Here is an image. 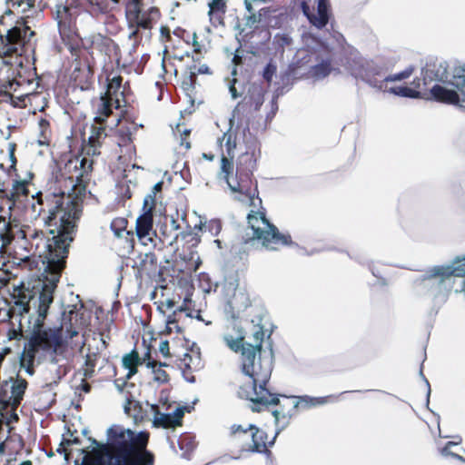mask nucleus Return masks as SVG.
Wrapping results in <instances>:
<instances>
[{
	"mask_svg": "<svg viewBox=\"0 0 465 465\" xmlns=\"http://www.w3.org/2000/svg\"><path fill=\"white\" fill-rule=\"evenodd\" d=\"M233 329L236 330V336L225 334L223 340L232 351L241 352L242 371L250 380L240 387L239 396L250 401L252 411L256 412L278 405V395L266 387L272 371L273 353L272 349H262L265 335L263 326L260 322L252 326L254 344L243 341L244 332L240 327L235 325Z\"/></svg>",
	"mask_w": 465,
	"mask_h": 465,
	"instance_id": "obj_1",
	"label": "nucleus"
},
{
	"mask_svg": "<svg viewBox=\"0 0 465 465\" xmlns=\"http://www.w3.org/2000/svg\"><path fill=\"white\" fill-rule=\"evenodd\" d=\"M30 217L37 219L44 214V223L49 228L51 237L41 238L45 248V255H49L52 262L59 263L66 258L68 248L73 241L76 220L82 213V202L76 196L41 192L31 195Z\"/></svg>",
	"mask_w": 465,
	"mask_h": 465,
	"instance_id": "obj_2",
	"label": "nucleus"
},
{
	"mask_svg": "<svg viewBox=\"0 0 465 465\" xmlns=\"http://www.w3.org/2000/svg\"><path fill=\"white\" fill-rule=\"evenodd\" d=\"M148 439L147 432L112 425L106 430V442L90 438V450H79L83 458L74 465H153V457L146 450Z\"/></svg>",
	"mask_w": 465,
	"mask_h": 465,
	"instance_id": "obj_3",
	"label": "nucleus"
},
{
	"mask_svg": "<svg viewBox=\"0 0 465 465\" xmlns=\"http://www.w3.org/2000/svg\"><path fill=\"white\" fill-rule=\"evenodd\" d=\"M43 264L45 265L44 281L37 280L27 284L22 282L14 287L15 306L12 310L21 316L28 313L30 319L35 316L45 319L47 315L53 302V292L65 265V258H62L59 263H55L52 262L49 255H44Z\"/></svg>",
	"mask_w": 465,
	"mask_h": 465,
	"instance_id": "obj_4",
	"label": "nucleus"
},
{
	"mask_svg": "<svg viewBox=\"0 0 465 465\" xmlns=\"http://www.w3.org/2000/svg\"><path fill=\"white\" fill-rule=\"evenodd\" d=\"M425 80L447 82L455 90H450L440 84H435L430 89V94L434 100L450 104H459L465 108V63L455 65L451 76L448 79V64L440 62L438 65L433 64L431 68L425 71Z\"/></svg>",
	"mask_w": 465,
	"mask_h": 465,
	"instance_id": "obj_5",
	"label": "nucleus"
},
{
	"mask_svg": "<svg viewBox=\"0 0 465 465\" xmlns=\"http://www.w3.org/2000/svg\"><path fill=\"white\" fill-rule=\"evenodd\" d=\"M45 322H36L33 333L29 339L26 353H23L20 365L29 375L34 374L33 362L39 351H56L63 340V331L65 329V338L72 339L78 334V331L73 327L72 322L68 325L60 328H46Z\"/></svg>",
	"mask_w": 465,
	"mask_h": 465,
	"instance_id": "obj_6",
	"label": "nucleus"
},
{
	"mask_svg": "<svg viewBox=\"0 0 465 465\" xmlns=\"http://www.w3.org/2000/svg\"><path fill=\"white\" fill-rule=\"evenodd\" d=\"M249 228L252 232V240H257L267 248L271 244L291 245L292 243L290 234H283L277 227L271 223L264 212L251 211L247 215Z\"/></svg>",
	"mask_w": 465,
	"mask_h": 465,
	"instance_id": "obj_7",
	"label": "nucleus"
},
{
	"mask_svg": "<svg viewBox=\"0 0 465 465\" xmlns=\"http://www.w3.org/2000/svg\"><path fill=\"white\" fill-rule=\"evenodd\" d=\"M160 16L159 10L154 6L146 7L144 1L132 0L126 8V18L129 25V38L136 36L138 28L150 29L152 23Z\"/></svg>",
	"mask_w": 465,
	"mask_h": 465,
	"instance_id": "obj_8",
	"label": "nucleus"
},
{
	"mask_svg": "<svg viewBox=\"0 0 465 465\" xmlns=\"http://www.w3.org/2000/svg\"><path fill=\"white\" fill-rule=\"evenodd\" d=\"M232 170V158L223 155L221 158V173L223 174V179L225 180L231 193L235 194L234 199L239 202L248 203L250 206L254 208L260 207L262 205V199L258 196L254 197V192L252 193L250 191L246 184V181L242 177L240 179L237 177H230Z\"/></svg>",
	"mask_w": 465,
	"mask_h": 465,
	"instance_id": "obj_9",
	"label": "nucleus"
},
{
	"mask_svg": "<svg viewBox=\"0 0 465 465\" xmlns=\"http://www.w3.org/2000/svg\"><path fill=\"white\" fill-rule=\"evenodd\" d=\"M351 74L355 78H360L371 87L381 90L383 86L384 71L382 66L375 64L373 61L358 57L349 64Z\"/></svg>",
	"mask_w": 465,
	"mask_h": 465,
	"instance_id": "obj_10",
	"label": "nucleus"
},
{
	"mask_svg": "<svg viewBox=\"0 0 465 465\" xmlns=\"http://www.w3.org/2000/svg\"><path fill=\"white\" fill-rule=\"evenodd\" d=\"M272 413L274 417V421L277 428L275 436L272 441H267V434L262 430L258 429L252 424L248 426V430L251 432L252 440V445L250 448L251 451L260 453L266 451L267 445H272L275 437L288 425L291 417L290 415L286 414L283 411L281 410H274L272 411Z\"/></svg>",
	"mask_w": 465,
	"mask_h": 465,
	"instance_id": "obj_11",
	"label": "nucleus"
},
{
	"mask_svg": "<svg viewBox=\"0 0 465 465\" xmlns=\"http://www.w3.org/2000/svg\"><path fill=\"white\" fill-rule=\"evenodd\" d=\"M26 28L13 27L0 35V56L3 58L17 54L25 44Z\"/></svg>",
	"mask_w": 465,
	"mask_h": 465,
	"instance_id": "obj_12",
	"label": "nucleus"
},
{
	"mask_svg": "<svg viewBox=\"0 0 465 465\" xmlns=\"http://www.w3.org/2000/svg\"><path fill=\"white\" fill-rule=\"evenodd\" d=\"M135 233L139 242L146 246L148 244L155 245V232L153 229L152 208H147L138 216L135 223Z\"/></svg>",
	"mask_w": 465,
	"mask_h": 465,
	"instance_id": "obj_13",
	"label": "nucleus"
},
{
	"mask_svg": "<svg viewBox=\"0 0 465 465\" xmlns=\"http://www.w3.org/2000/svg\"><path fill=\"white\" fill-rule=\"evenodd\" d=\"M68 372L67 361L64 358H52L43 371V381L45 387L56 385Z\"/></svg>",
	"mask_w": 465,
	"mask_h": 465,
	"instance_id": "obj_14",
	"label": "nucleus"
},
{
	"mask_svg": "<svg viewBox=\"0 0 465 465\" xmlns=\"http://www.w3.org/2000/svg\"><path fill=\"white\" fill-rule=\"evenodd\" d=\"M310 2L311 0H302V12L312 25L318 29H322L328 24L329 21V0H314V3L317 4L316 14L311 13Z\"/></svg>",
	"mask_w": 465,
	"mask_h": 465,
	"instance_id": "obj_15",
	"label": "nucleus"
},
{
	"mask_svg": "<svg viewBox=\"0 0 465 465\" xmlns=\"http://www.w3.org/2000/svg\"><path fill=\"white\" fill-rule=\"evenodd\" d=\"M152 409L155 411L153 424L157 428H175L182 424V418L186 411L185 407H177L172 413H162L158 411L156 405H153Z\"/></svg>",
	"mask_w": 465,
	"mask_h": 465,
	"instance_id": "obj_16",
	"label": "nucleus"
},
{
	"mask_svg": "<svg viewBox=\"0 0 465 465\" xmlns=\"http://www.w3.org/2000/svg\"><path fill=\"white\" fill-rule=\"evenodd\" d=\"M26 388L27 381L17 376L11 385V396L7 400L0 397V401L5 406H11L13 410H15L21 403Z\"/></svg>",
	"mask_w": 465,
	"mask_h": 465,
	"instance_id": "obj_17",
	"label": "nucleus"
},
{
	"mask_svg": "<svg viewBox=\"0 0 465 465\" xmlns=\"http://www.w3.org/2000/svg\"><path fill=\"white\" fill-rule=\"evenodd\" d=\"M33 175L32 173H29L28 179H20V180H15L12 184V189L9 192L8 194V210H12L15 208V204L22 201V198L28 197L29 190H28V184L29 181L32 179Z\"/></svg>",
	"mask_w": 465,
	"mask_h": 465,
	"instance_id": "obj_18",
	"label": "nucleus"
},
{
	"mask_svg": "<svg viewBox=\"0 0 465 465\" xmlns=\"http://www.w3.org/2000/svg\"><path fill=\"white\" fill-rule=\"evenodd\" d=\"M296 401L293 404V408L302 407V408H311L319 405H324L330 402L332 400H335V397L332 395L325 396V397H311V396H299L294 397Z\"/></svg>",
	"mask_w": 465,
	"mask_h": 465,
	"instance_id": "obj_19",
	"label": "nucleus"
},
{
	"mask_svg": "<svg viewBox=\"0 0 465 465\" xmlns=\"http://www.w3.org/2000/svg\"><path fill=\"white\" fill-rule=\"evenodd\" d=\"M91 46L100 53L109 54L114 45V41L102 34H94L89 37Z\"/></svg>",
	"mask_w": 465,
	"mask_h": 465,
	"instance_id": "obj_20",
	"label": "nucleus"
},
{
	"mask_svg": "<svg viewBox=\"0 0 465 465\" xmlns=\"http://www.w3.org/2000/svg\"><path fill=\"white\" fill-rule=\"evenodd\" d=\"M87 318L90 319L91 316L85 315L84 305L79 302L77 304L68 305L67 309L62 312L61 320H86Z\"/></svg>",
	"mask_w": 465,
	"mask_h": 465,
	"instance_id": "obj_21",
	"label": "nucleus"
},
{
	"mask_svg": "<svg viewBox=\"0 0 465 465\" xmlns=\"http://www.w3.org/2000/svg\"><path fill=\"white\" fill-rule=\"evenodd\" d=\"M332 71L331 60H322L321 63L311 67V76L315 80H322L327 77Z\"/></svg>",
	"mask_w": 465,
	"mask_h": 465,
	"instance_id": "obj_22",
	"label": "nucleus"
},
{
	"mask_svg": "<svg viewBox=\"0 0 465 465\" xmlns=\"http://www.w3.org/2000/svg\"><path fill=\"white\" fill-rule=\"evenodd\" d=\"M92 12L107 14L117 6V0H90Z\"/></svg>",
	"mask_w": 465,
	"mask_h": 465,
	"instance_id": "obj_23",
	"label": "nucleus"
},
{
	"mask_svg": "<svg viewBox=\"0 0 465 465\" xmlns=\"http://www.w3.org/2000/svg\"><path fill=\"white\" fill-rule=\"evenodd\" d=\"M223 141L225 142V148L227 155L231 158H233L234 156V150L236 148V136L234 134L232 133V125L229 127V129L223 133L221 139L218 140V142L221 143Z\"/></svg>",
	"mask_w": 465,
	"mask_h": 465,
	"instance_id": "obj_24",
	"label": "nucleus"
},
{
	"mask_svg": "<svg viewBox=\"0 0 465 465\" xmlns=\"http://www.w3.org/2000/svg\"><path fill=\"white\" fill-rule=\"evenodd\" d=\"M15 238L14 225L11 222H5L0 225V239L2 241V246H6L11 243Z\"/></svg>",
	"mask_w": 465,
	"mask_h": 465,
	"instance_id": "obj_25",
	"label": "nucleus"
},
{
	"mask_svg": "<svg viewBox=\"0 0 465 465\" xmlns=\"http://www.w3.org/2000/svg\"><path fill=\"white\" fill-rule=\"evenodd\" d=\"M181 369H187L191 371H196L201 368L200 355H190L185 353L183 358L181 360Z\"/></svg>",
	"mask_w": 465,
	"mask_h": 465,
	"instance_id": "obj_26",
	"label": "nucleus"
},
{
	"mask_svg": "<svg viewBox=\"0 0 465 465\" xmlns=\"http://www.w3.org/2000/svg\"><path fill=\"white\" fill-rule=\"evenodd\" d=\"M146 365L148 368H151L153 370V380L159 383H164L168 381L167 373L165 372V371L162 369L163 366H166L165 363H160L158 366L156 361H149Z\"/></svg>",
	"mask_w": 465,
	"mask_h": 465,
	"instance_id": "obj_27",
	"label": "nucleus"
},
{
	"mask_svg": "<svg viewBox=\"0 0 465 465\" xmlns=\"http://www.w3.org/2000/svg\"><path fill=\"white\" fill-rule=\"evenodd\" d=\"M209 12L208 15L210 16V20L217 19L219 23H221L222 16H216V13H225V1L224 0H212L209 4Z\"/></svg>",
	"mask_w": 465,
	"mask_h": 465,
	"instance_id": "obj_28",
	"label": "nucleus"
},
{
	"mask_svg": "<svg viewBox=\"0 0 465 465\" xmlns=\"http://www.w3.org/2000/svg\"><path fill=\"white\" fill-rule=\"evenodd\" d=\"M139 363V356L135 351L123 357L124 366L129 370L128 378L136 372V365Z\"/></svg>",
	"mask_w": 465,
	"mask_h": 465,
	"instance_id": "obj_29",
	"label": "nucleus"
},
{
	"mask_svg": "<svg viewBox=\"0 0 465 465\" xmlns=\"http://www.w3.org/2000/svg\"><path fill=\"white\" fill-rule=\"evenodd\" d=\"M196 66L193 65L190 67V75L187 76L183 82H182V88L186 92V94L189 97V101L192 105H193L194 100L192 98L190 92H192L194 88V82H195V76H196Z\"/></svg>",
	"mask_w": 465,
	"mask_h": 465,
	"instance_id": "obj_30",
	"label": "nucleus"
},
{
	"mask_svg": "<svg viewBox=\"0 0 465 465\" xmlns=\"http://www.w3.org/2000/svg\"><path fill=\"white\" fill-rule=\"evenodd\" d=\"M292 43V38L289 34L286 33H278L273 36L272 45L276 48L277 51L284 52L285 46L291 45Z\"/></svg>",
	"mask_w": 465,
	"mask_h": 465,
	"instance_id": "obj_31",
	"label": "nucleus"
},
{
	"mask_svg": "<svg viewBox=\"0 0 465 465\" xmlns=\"http://www.w3.org/2000/svg\"><path fill=\"white\" fill-rule=\"evenodd\" d=\"M112 113L111 104L102 99L100 106L98 108V114L94 116V121L101 124L103 123L106 117Z\"/></svg>",
	"mask_w": 465,
	"mask_h": 465,
	"instance_id": "obj_32",
	"label": "nucleus"
},
{
	"mask_svg": "<svg viewBox=\"0 0 465 465\" xmlns=\"http://www.w3.org/2000/svg\"><path fill=\"white\" fill-rule=\"evenodd\" d=\"M389 92L391 94H393L395 95L401 96V97H410V98H415L418 96L419 93L412 88H410L408 86H395L390 88Z\"/></svg>",
	"mask_w": 465,
	"mask_h": 465,
	"instance_id": "obj_33",
	"label": "nucleus"
},
{
	"mask_svg": "<svg viewBox=\"0 0 465 465\" xmlns=\"http://www.w3.org/2000/svg\"><path fill=\"white\" fill-rule=\"evenodd\" d=\"M125 220L116 219L111 223L110 228L117 238H122L125 232Z\"/></svg>",
	"mask_w": 465,
	"mask_h": 465,
	"instance_id": "obj_34",
	"label": "nucleus"
},
{
	"mask_svg": "<svg viewBox=\"0 0 465 465\" xmlns=\"http://www.w3.org/2000/svg\"><path fill=\"white\" fill-rule=\"evenodd\" d=\"M37 0H9L13 7L20 8L23 13L29 11L35 7Z\"/></svg>",
	"mask_w": 465,
	"mask_h": 465,
	"instance_id": "obj_35",
	"label": "nucleus"
},
{
	"mask_svg": "<svg viewBox=\"0 0 465 465\" xmlns=\"http://www.w3.org/2000/svg\"><path fill=\"white\" fill-rule=\"evenodd\" d=\"M228 288H229L230 290H232L233 292H235V291H236V288H235V286H234V284H233L232 282H230V283L228 284ZM238 299L247 300V298L245 297V295H244L243 293H242V292H239V293L234 292V293H233L232 298V299H229V300L227 301V304H228V306H229L231 309H232V310H240V307H239V306H238V304H237V300H238Z\"/></svg>",
	"mask_w": 465,
	"mask_h": 465,
	"instance_id": "obj_36",
	"label": "nucleus"
},
{
	"mask_svg": "<svg viewBox=\"0 0 465 465\" xmlns=\"http://www.w3.org/2000/svg\"><path fill=\"white\" fill-rule=\"evenodd\" d=\"M412 71H413V69L411 67L406 68L402 72H400V73H397L394 74H390L386 77H383V81H385V82L401 81L403 79L408 78L411 74Z\"/></svg>",
	"mask_w": 465,
	"mask_h": 465,
	"instance_id": "obj_37",
	"label": "nucleus"
},
{
	"mask_svg": "<svg viewBox=\"0 0 465 465\" xmlns=\"http://www.w3.org/2000/svg\"><path fill=\"white\" fill-rule=\"evenodd\" d=\"M277 71L276 64L271 60L262 71V77L267 83H271L272 81L273 75H275Z\"/></svg>",
	"mask_w": 465,
	"mask_h": 465,
	"instance_id": "obj_38",
	"label": "nucleus"
},
{
	"mask_svg": "<svg viewBox=\"0 0 465 465\" xmlns=\"http://www.w3.org/2000/svg\"><path fill=\"white\" fill-rule=\"evenodd\" d=\"M191 301H188V300H184V307L183 306H181L179 309H178V312H184V317H189V318H194L195 320H198V321H201V320H203L200 314V311H197L195 312V314H193V312L191 311L189 305L191 304Z\"/></svg>",
	"mask_w": 465,
	"mask_h": 465,
	"instance_id": "obj_39",
	"label": "nucleus"
},
{
	"mask_svg": "<svg viewBox=\"0 0 465 465\" xmlns=\"http://www.w3.org/2000/svg\"><path fill=\"white\" fill-rule=\"evenodd\" d=\"M100 146H101V143H98L95 141L94 143H90L88 140L87 143L84 145L83 151L84 152V153L86 155L97 156L100 154V151H99Z\"/></svg>",
	"mask_w": 465,
	"mask_h": 465,
	"instance_id": "obj_40",
	"label": "nucleus"
},
{
	"mask_svg": "<svg viewBox=\"0 0 465 465\" xmlns=\"http://www.w3.org/2000/svg\"><path fill=\"white\" fill-rule=\"evenodd\" d=\"M23 329L21 322H18V326L15 327L14 324L7 331V337L9 341L21 340L23 338Z\"/></svg>",
	"mask_w": 465,
	"mask_h": 465,
	"instance_id": "obj_41",
	"label": "nucleus"
},
{
	"mask_svg": "<svg viewBox=\"0 0 465 465\" xmlns=\"http://www.w3.org/2000/svg\"><path fill=\"white\" fill-rule=\"evenodd\" d=\"M261 14H248L244 18V28H254L261 22Z\"/></svg>",
	"mask_w": 465,
	"mask_h": 465,
	"instance_id": "obj_42",
	"label": "nucleus"
},
{
	"mask_svg": "<svg viewBox=\"0 0 465 465\" xmlns=\"http://www.w3.org/2000/svg\"><path fill=\"white\" fill-rule=\"evenodd\" d=\"M104 134V126H96L92 125L91 127V134L88 137L90 143L98 142L101 143L102 135Z\"/></svg>",
	"mask_w": 465,
	"mask_h": 465,
	"instance_id": "obj_43",
	"label": "nucleus"
},
{
	"mask_svg": "<svg viewBox=\"0 0 465 465\" xmlns=\"http://www.w3.org/2000/svg\"><path fill=\"white\" fill-rule=\"evenodd\" d=\"M123 78L120 75L114 76L112 79L109 80V83L107 84V89L110 94H116L121 87Z\"/></svg>",
	"mask_w": 465,
	"mask_h": 465,
	"instance_id": "obj_44",
	"label": "nucleus"
},
{
	"mask_svg": "<svg viewBox=\"0 0 465 465\" xmlns=\"http://www.w3.org/2000/svg\"><path fill=\"white\" fill-rule=\"evenodd\" d=\"M93 160H89L85 157H84L80 162V169H81V176H84V174H87L89 172L93 169Z\"/></svg>",
	"mask_w": 465,
	"mask_h": 465,
	"instance_id": "obj_45",
	"label": "nucleus"
},
{
	"mask_svg": "<svg viewBox=\"0 0 465 465\" xmlns=\"http://www.w3.org/2000/svg\"><path fill=\"white\" fill-rule=\"evenodd\" d=\"M154 204H155V196H153V194H151V193H148L144 199H143V212L147 209V208H152V211L153 210L154 208Z\"/></svg>",
	"mask_w": 465,
	"mask_h": 465,
	"instance_id": "obj_46",
	"label": "nucleus"
},
{
	"mask_svg": "<svg viewBox=\"0 0 465 465\" xmlns=\"http://www.w3.org/2000/svg\"><path fill=\"white\" fill-rule=\"evenodd\" d=\"M19 232L21 233L22 235V238H27V237H31V238H34V239H37L40 235L42 236L43 235V232H36V231H31V230H28V231H22L20 230Z\"/></svg>",
	"mask_w": 465,
	"mask_h": 465,
	"instance_id": "obj_47",
	"label": "nucleus"
},
{
	"mask_svg": "<svg viewBox=\"0 0 465 465\" xmlns=\"http://www.w3.org/2000/svg\"><path fill=\"white\" fill-rule=\"evenodd\" d=\"M236 82H237V79H236V78H233V79L231 81L230 84H229V92H230L231 96H232V99H236V98H238V97H240V96H241V94H239V93L237 92V89H236V87H235V84H236Z\"/></svg>",
	"mask_w": 465,
	"mask_h": 465,
	"instance_id": "obj_48",
	"label": "nucleus"
},
{
	"mask_svg": "<svg viewBox=\"0 0 465 465\" xmlns=\"http://www.w3.org/2000/svg\"><path fill=\"white\" fill-rule=\"evenodd\" d=\"M231 433L232 434H236L238 432H241L242 434H247V432L249 431L248 428H243L242 425H236V424H233L231 426Z\"/></svg>",
	"mask_w": 465,
	"mask_h": 465,
	"instance_id": "obj_49",
	"label": "nucleus"
},
{
	"mask_svg": "<svg viewBox=\"0 0 465 465\" xmlns=\"http://www.w3.org/2000/svg\"><path fill=\"white\" fill-rule=\"evenodd\" d=\"M177 322H174V321L165 322V329L163 331H162V333L169 334L172 331L173 328L179 330Z\"/></svg>",
	"mask_w": 465,
	"mask_h": 465,
	"instance_id": "obj_50",
	"label": "nucleus"
},
{
	"mask_svg": "<svg viewBox=\"0 0 465 465\" xmlns=\"http://www.w3.org/2000/svg\"><path fill=\"white\" fill-rule=\"evenodd\" d=\"M183 370V378L190 383L195 382V377L192 374L193 371H189L187 369H182Z\"/></svg>",
	"mask_w": 465,
	"mask_h": 465,
	"instance_id": "obj_51",
	"label": "nucleus"
},
{
	"mask_svg": "<svg viewBox=\"0 0 465 465\" xmlns=\"http://www.w3.org/2000/svg\"><path fill=\"white\" fill-rule=\"evenodd\" d=\"M159 351L163 356H168L169 354V342L168 341H163L160 343Z\"/></svg>",
	"mask_w": 465,
	"mask_h": 465,
	"instance_id": "obj_52",
	"label": "nucleus"
},
{
	"mask_svg": "<svg viewBox=\"0 0 465 465\" xmlns=\"http://www.w3.org/2000/svg\"><path fill=\"white\" fill-rule=\"evenodd\" d=\"M196 74H211V70L209 68V66L205 64H201L197 70L195 71Z\"/></svg>",
	"mask_w": 465,
	"mask_h": 465,
	"instance_id": "obj_53",
	"label": "nucleus"
},
{
	"mask_svg": "<svg viewBox=\"0 0 465 465\" xmlns=\"http://www.w3.org/2000/svg\"><path fill=\"white\" fill-rule=\"evenodd\" d=\"M258 0H244V6L248 14H253L252 4L257 2Z\"/></svg>",
	"mask_w": 465,
	"mask_h": 465,
	"instance_id": "obj_54",
	"label": "nucleus"
},
{
	"mask_svg": "<svg viewBox=\"0 0 465 465\" xmlns=\"http://www.w3.org/2000/svg\"><path fill=\"white\" fill-rule=\"evenodd\" d=\"M163 183L162 181L157 182V183L153 185V191H152L151 194H153V196H155V193H158V192H160V191L162 190V188H163Z\"/></svg>",
	"mask_w": 465,
	"mask_h": 465,
	"instance_id": "obj_55",
	"label": "nucleus"
},
{
	"mask_svg": "<svg viewBox=\"0 0 465 465\" xmlns=\"http://www.w3.org/2000/svg\"><path fill=\"white\" fill-rule=\"evenodd\" d=\"M440 453L443 457H451V454H454L452 451H450V448L445 447V446L440 450Z\"/></svg>",
	"mask_w": 465,
	"mask_h": 465,
	"instance_id": "obj_56",
	"label": "nucleus"
},
{
	"mask_svg": "<svg viewBox=\"0 0 465 465\" xmlns=\"http://www.w3.org/2000/svg\"><path fill=\"white\" fill-rule=\"evenodd\" d=\"M193 45L194 47V52H200V44L197 41V35L194 33L193 36Z\"/></svg>",
	"mask_w": 465,
	"mask_h": 465,
	"instance_id": "obj_57",
	"label": "nucleus"
},
{
	"mask_svg": "<svg viewBox=\"0 0 465 465\" xmlns=\"http://www.w3.org/2000/svg\"><path fill=\"white\" fill-rule=\"evenodd\" d=\"M8 157H9V160H10V162H11V166H10V168H11V169L15 170L16 158H15V153H9V154H8Z\"/></svg>",
	"mask_w": 465,
	"mask_h": 465,
	"instance_id": "obj_58",
	"label": "nucleus"
},
{
	"mask_svg": "<svg viewBox=\"0 0 465 465\" xmlns=\"http://www.w3.org/2000/svg\"><path fill=\"white\" fill-rule=\"evenodd\" d=\"M458 440L456 441H448L445 445V447L451 448L452 446L458 445L460 443L461 440L460 437H457Z\"/></svg>",
	"mask_w": 465,
	"mask_h": 465,
	"instance_id": "obj_59",
	"label": "nucleus"
},
{
	"mask_svg": "<svg viewBox=\"0 0 465 465\" xmlns=\"http://www.w3.org/2000/svg\"><path fill=\"white\" fill-rule=\"evenodd\" d=\"M15 147H16L15 143H10L8 144V154H9V153H15Z\"/></svg>",
	"mask_w": 465,
	"mask_h": 465,
	"instance_id": "obj_60",
	"label": "nucleus"
},
{
	"mask_svg": "<svg viewBox=\"0 0 465 465\" xmlns=\"http://www.w3.org/2000/svg\"><path fill=\"white\" fill-rule=\"evenodd\" d=\"M8 194L9 193H7L5 189L0 188V198H5L8 201Z\"/></svg>",
	"mask_w": 465,
	"mask_h": 465,
	"instance_id": "obj_61",
	"label": "nucleus"
},
{
	"mask_svg": "<svg viewBox=\"0 0 465 465\" xmlns=\"http://www.w3.org/2000/svg\"><path fill=\"white\" fill-rule=\"evenodd\" d=\"M451 458H454V459L465 463V459L459 454H456V453L451 454Z\"/></svg>",
	"mask_w": 465,
	"mask_h": 465,
	"instance_id": "obj_62",
	"label": "nucleus"
},
{
	"mask_svg": "<svg viewBox=\"0 0 465 465\" xmlns=\"http://www.w3.org/2000/svg\"><path fill=\"white\" fill-rule=\"evenodd\" d=\"M201 263V261H200V258L197 257V260L195 261V263L194 265L191 268L193 271L196 272L197 269L199 268V265Z\"/></svg>",
	"mask_w": 465,
	"mask_h": 465,
	"instance_id": "obj_63",
	"label": "nucleus"
},
{
	"mask_svg": "<svg viewBox=\"0 0 465 465\" xmlns=\"http://www.w3.org/2000/svg\"><path fill=\"white\" fill-rule=\"evenodd\" d=\"M18 420V415L15 412V411L10 415V421H17Z\"/></svg>",
	"mask_w": 465,
	"mask_h": 465,
	"instance_id": "obj_64",
	"label": "nucleus"
}]
</instances>
